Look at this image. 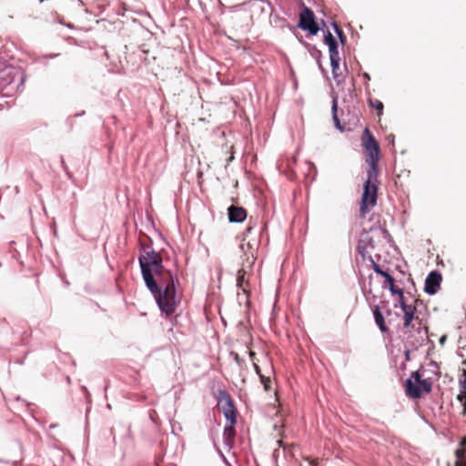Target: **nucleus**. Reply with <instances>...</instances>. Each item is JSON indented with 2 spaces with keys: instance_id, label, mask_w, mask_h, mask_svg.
Listing matches in <instances>:
<instances>
[{
  "instance_id": "f257e3e1",
  "label": "nucleus",
  "mask_w": 466,
  "mask_h": 466,
  "mask_svg": "<svg viewBox=\"0 0 466 466\" xmlns=\"http://www.w3.org/2000/svg\"><path fill=\"white\" fill-rule=\"evenodd\" d=\"M140 248L144 254L138 257V263L145 285L154 296L161 312L171 316L180 303L176 291V285L179 284L177 275L165 268L159 252L142 242Z\"/></svg>"
},
{
  "instance_id": "f03ea898",
  "label": "nucleus",
  "mask_w": 466,
  "mask_h": 466,
  "mask_svg": "<svg viewBox=\"0 0 466 466\" xmlns=\"http://www.w3.org/2000/svg\"><path fill=\"white\" fill-rule=\"evenodd\" d=\"M379 170L367 171V179L363 185V193L360 201V212L365 214L370 210V208L374 207L378 198Z\"/></svg>"
},
{
  "instance_id": "7ed1b4c3",
  "label": "nucleus",
  "mask_w": 466,
  "mask_h": 466,
  "mask_svg": "<svg viewBox=\"0 0 466 466\" xmlns=\"http://www.w3.org/2000/svg\"><path fill=\"white\" fill-rule=\"evenodd\" d=\"M406 395L412 399H419L422 394L431 391L432 383L430 380L421 379L420 373L416 370L405 382Z\"/></svg>"
},
{
  "instance_id": "20e7f679",
  "label": "nucleus",
  "mask_w": 466,
  "mask_h": 466,
  "mask_svg": "<svg viewBox=\"0 0 466 466\" xmlns=\"http://www.w3.org/2000/svg\"><path fill=\"white\" fill-rule=\"evenodd\" d=\"M362 145L366 151V162L370 170H379L380 146L368 128L362 134Z\"/></svg>"
},
{
  "instance_id": "39448f33",
  "label": "nucleus",
  "mask_w": 466,
  "mask_h": 466,
  "mask_svg": "<svg viewBox=\"0 0 466 466\" xmlns=\"http://www.w3.org/2000/svg\"><path fill=\"white\" fill-rule=\"evenodd\" d=\"M216 400L222 404V412L228 422L237 423V410L229 392L225 389L218 390Z\"/></svg>"
},
{
  "instance_id": "423d86ee",
  "label": "nucleus",
  "mask_w": 466,
  "mask_h": 466,
  "mask_svg": "<svg viewBox=\"0 0 466 466\" xmlns=\"http://www.w3.org/2000/svg\"><path fill=\"white\" fill-rule=\"evenodd\" d=\"M302 6L297 26L304 31H308L311 35H316L320 28L316 22L314 12L304 4H302Z\"/></svg>"
},
{
  "instance_id": "0eeeda50",
  "label": "nucleus",
  "mask_w": 466,
  "mask_h": 466,
  "mask_svg": "<svg viewBox=\"0 0 466 466\" xmlns=\"http://www.w3.org/2000/svg\"><path fill=\"white\" fill-rule=\"evenodd\" d=\"M441 274L438 271H431L425 279L424 291L429 295H434L438 292L441 282Z\"/></svg>"
},
{
  "instance_id": "6e6552de",
  "label": "nucleus",
  "mask_w": 466,
  "mask_h": 466,
  "mask_svg": "<svg viewBox=\"0 0 466 466\" xmlns=\"http://www.w3.org/2000/svg\"><path fill=\"white\" fill-rule=\"evenodd\" d=\"M330 66L333 78L338 86L342 85L345 82L346 75L344 71H347L345 67L344 70L339 69V56L329 57Z\"/></svg>"
},
{
  "instance_id": "1a4fd4ad",
  "label": "nucleus",
  "mask_w": 466,
  "mask_h": 466,
  "mask_svg": "<svg viewBox=\"0 0 466 466\" xmlns=\"http://www.w3.org/2000/svg\"><path fill=\"white\" fill-rule=\"evenodd\" d=\"M228 219L232 223H239L246 219L247 211L242 207L231 205L228 208Z\"/></svg>"
},
{
  "instance_id": "9d476101",
  "label": "nucleus",
  "mask_w": 466,
  "mask_h": 466,
  "mask_svg": "<svg viewBox=\"0 0 466 466\" xmlns=\"http://www.w3.org/2000/svg\"><path fill=\"white\" fill-rule=\"evenodd\" d=\"M237 423L227 422L223 430V444L231 449L234 445V440L236 436L235 425Z\"/></svg>"
},
{
  "instance_id": "9b49d317",
  "label": "nucleus",
  "mask_w": 466,
  "mask_h": 466,
  "mask_svg": "<svg viewBox=\"0 0 466 466\" xmlns=\"http://www.w3.org/2000/svg\"><path fill=\"white\" fill-rule=\"evenodd\" d=\"M460 393L457 397L462 405V415L466 417V370L459 377Z\"/></svg>"
},
{
  "instance_id": "f8f14e48",
  "label": "nucleus",
  "mask_w": 466,
  "mask_h": 466,
  "mask_svg": "<svg viewBox=\"0 0 466 466\" xmlns=\"http://www.w3.org/2000/svg\"><path fill=\"white\" fill-rule=\"evenodd\" d=\"M324 43L329 47V57L339 56L337 40L329 30H324Z\"/></svg>"
},
{
  "instance_id": "ddd939ff",
  "label": "nucleus",
  "mask_w": 466,
  "mask_h": 466,
  "mask_svg": "<svg viewBox=\"0 0 466 466\" xmlns=\"http://www.w3.org/2000/svg\"><path fill=\"white\" fill-rule=\"evenodd\" d=\"M372 313H373V316H374L375 323L379 327L380 330L382 333L389 332L390 329L386 326L384 316H383V314H382L379 305L374 306V308L372 309Z\"/></svg>"
},
{
  "instance_id": "4468645a",
  "label": "nucleus",
  "mask_w": 466,
  "mask_h": 466,
  "mask_svg": "<svg viewBox=\"0 0 466 466\" xmlns=\"http://www.w3.org/2000/svg\"><path fill=\"white\" fill-rule=\"evenodd\" d=\"M247 271L244 268H240L237 272V286L244 293L248 292L249 289V281L246 279Z\"/></svg>"
},
{
  "instance_id": "2eb2a0df",
  "label": "nucleus",
  "mask_w": 466,
  "mask_h": 466,
  "mask_svg": "<svg viewBox=\"0 0 466 466\" xmlns=\"http://www.w3.org/2000/svg\"><path fill=\"white\" fill-rule=\"evenodd\" d=\"M413 321H417L419 324H420V319H419V317L415 316V313L406 312V311L403 312L404 328H406V329L413 328V326H412Z\"/></svg>"
},
{
  "instance_id": "dca6fc26",
  "label": "nucleus",
  "mask_w": 466,
  "mask_h": 466,
  "mask_svg": "<svg viewBox=\"0 0 466 466\" xmlns=\"http://www.w3.org/2000/svg\"><path fill=\"white\" fill-rule=\"evenodd\" d=\"M307 46L309 47V51L310 53V55L317 60V63H318V66L319 67V69L327 74V71L325 68H323L322 65H321V62H320V58L322 56V53L320 50H319L316 46H310V45H307Z\"/></svg>"
},
{
  "instance_id": "f3484780",
  "label": "nucleus",
  "mask_w": 466,
  "mask_h": 466,
  "mask_svg": "<svg viewBox=\"0 0 466 466\" xmlns=\"http://www.w3.org/2000/svg\"><path fill=\"white\" fill-rule=\"evenodd\" d=\"M337 109H338L337 97H334L333 101H332V106H331L332 118H333L336 127L339 130H342L343 128L340 126V123H339V117L337 115Z\"/></svg>"
},
{
  "instance_id": "a211bd4d",
  "label": "nucleus",
  "mask_w": 466,
  "mask_h": 466,
  "mask_svg": "<svg viewBox=\"0 0 466 466\" xmlns=\"http://www.w3.org/2000/svg\"><path fill=\"white\" fill-rule=\"evenodd\" d=\"M331 25L333 27V30H334L335 34L338 35V38H339V42L342 45H345V43H346V35H345L343 30L339 26V25L336 22H332Z\"/></svg>"
},
{
  "instance_id": "6ab92c4d",
  "label": "nucleus",
  "mask_w": 466,
  "mask_h": 466,
  "mask_svg": "<svg viewBox=\"0 0 466 466\" xmlns=\"http://www.w3.org/2000/svg\"><path fill=\"white\" fill-rule=\"evenodd\" d=\"M387 288L389 289L390 292L392 295H398V297L402 298V293L404 292L403 289L397 288L394 283L390 284V286H386L385 284L382 285V289H387Z\"/></svg>"
},
{
  "instance_id": "aec40b11",
  "label": "nucleus",
  "mask_w": 466,
  "mask_h": 466,
  "mask_svg": "<svg viewBox=\"0 0 466 466\" xmlns=\"http://www.w3.org/2000/svg\"><path fill=\"white\" fill-rule=\"evenodd\" d=\"M387 288L389 289L390 292L392 295H398V297L402 298V293L404 292L403 289L397 288L394 283L390 284V286H386L385 284L382 285V289H387Z\"/></svg>"
},
{
  "instance_id": "412c9836",
  "label": "nucleus",
  "mask_w": 466,
  "mask_h": 466,
  "mask_svg": "<svg viewBox=\"0 0 466 466\" xmlns=\"http://www.w3.org/2000/svg\"><path fill=\"white\" fill-rule=\"evenodd\" d=\"M370 261L371 262V267H372V269L380 276L383 277L384 275H386V272L385 270H383L380 266L374 261V259L372 258L371 256H370Z\"/></svg>"
},
{
  "instance_id": "4be33fe9",
  "label": "nucleus",
  "mask_w": 466,
  "mask_h": 466,
  "mask_svg": "<svg viewBox=\"0 0 466 466\" xmlns=\"http://www.w3.org/2000/svg\"><path fill=\"white\" fill-rule=\"evenodd\" d=\"M260 382L263 384L264 390L266 391H268L270 390V383L271 380L268 377H266L265 375H260Z\"/></svg>"
},
{
  "instance_id": "5701e85b",
  "label": "nucleus",
  "mask_w": 466,
  "mask_h": 466,
  "mask_svg": "<svg viewBox=\"0 0 466 466\" xmlns=\"http://www.w3.org/2000/svg\"><path fill=\"white\" fill-rule=\"evenodd\" d=\"M370 104L372 107H375L379 111L378 112L379 115L382 114V110H383L382 102H380V100H374V101L370 100Z\"/></svg>"
},
{
  "instance_id": "b1692460",
  "label": "nucleus",
  "mask_w": 466,
  "mask_h": 466,
  "mask_svg": "<svg viewBox=\"0 0 466 466\" xmlns=\"http://www.w3.org/2000/svg\"><path fill=\"white\" fill-rule=\"evenodd\" d=\"M401 310H402V312H405V310H406V312L416 313L417 309L414 305L401 303Z\"/></svg>"
},
{
  "instance_id": "393cba45",
  "label": "nucleus",
  "mask_w": 466,
  "mask_h": 466,
  "mask_svg": "<svg viewBox=\"0 0 466 466\" xmlns=\"http://www.w3.org/2000/svg\"><path fill=\"white\" fill-rule=\"evenodd\" d=\"M357 249H358L359 254L361 255L363 259H365L367 250H366V247L364 245H362L361 241H360V243L358 244Z\"/></svg>"
},
{
  "instance_id": "a878e982",
  "label": "nucleus",
  "mask_w": 466,
  "mask_h": 466,
  "mask_svg": "<svg viewBox=\"0 0 466 466\" xmlns=\"http://www.w3.org/2000/svg\"><path fill=\"white\" fill-rule=\"evenodd\" d=\"M383 278L385 279V281L387 282L388 286L395 282L394 278L388 272H386V275H384Z\"/></svg>"
},
{
  "instance_id": "bb28decb",
  "label": "nucleus",
  "mask_w": 466,
  "mask_h": 466,
  "mask_svg": "<svg viewBox=\"0 0 466 466\" xmlns=\"http://www.w3.org/2000/svg\"><path fill=\"white\" fill-rule=\"evenodd\" d=\"M401 303H406V301L404 299V292L402 293V298L399 297V301H398V303L394 304V307L397 308L398 306H400V308L401 309Z\"/></svg>"
},
{
  "instance_id": "cd10ccee",
  "label": "nucleus",
  "mask_w": 466,
  "mask_h": 466,
  "mask_svg": "<svg viewBox=\"0 0 466 466\" xmlns=\"http://www.w3.org/2000/svg\"><path fill=\"white\" fill-rule=\"evenodd\" d=\"M61 164H62V166H63L64 170L66 172V174H67V175H68V177H71V174H70V172L68 171L67 167H66V163H65V161H64L63 157H61Z\"/></svg>"
},
{
  "instance_id": "c85d7f7f",
  "label": "nucleus",
  "mask_w": 466,
  "mask_h": 466,
  "mask_svg": "<svg viewBox=\"0 0 466 466\" xmlns=\"http://www.w3.org/2000/svg\"><path fill=\"white\" fill-rule=\"evenodd\" d=\"M254 370H255L256 373L258 375V377H259V378H260V375H263V374L261 373V370H260V368H259V366H258V365L254 364Z\"/></svg>"
},
{
  "instance_id": "c756f323",
  "label": "nucleus",
  "mask_w": 466,
  "mask_h": 466,
  "mask_svg": "<svg viewBox=\"0 0 466 466\" xmlns=\"http://www.w3.org/2000/svg\"><path fill=\"white\" fill-rule=\"evenodd\" d=\"M456 466H466V460H458L456 461Z\"/></svg>"
},
{
  "instance_id": "7c9ffc66",
  "label": "nucleus",
  "mask_w": 466,
  "mask_h": 466,
  "mask_svg": "<svg viewBox=\"0 0 466 466\" xmlns=\"http://www.w3.org/2000/svg\"><path fill=\"white\" fill-rule=\"evenodd\" d=\"M231 354L234 356L235 361L239 364L240 363V358H239L238 354V353H233V352Z\"/></svg>"
},
{
  "instance_id": "2f4dec72",
  "label": "nucleus",
  "mask_w": 466,
  "mask_h": 466,
  "mask_svg": "<svg viewBox=\"0 0 466 466\" xmlns=\"http://www.w3.org/2000/svg\"><path fill=\"white\" fill-rule=\"evenodd\" d=\"M59 54H50L48 56H45L44 58H55L57 57Z\"/></svg>"
},
{
  "instance_id": "473e14b6",
  "label": "nucleus",
  "mask_w": 466,
  "mask_h": 466,
  "mask_svg": "<svg viewBox=\"0 0 466 466\" xmlns=\"http://www.w3.org/2000/svg\"><path fill=\"white\" fill-rule=\"evenodd\" d=\"M446 340V337L445 336H442L441 339H440V343L441 344H443Z\"/></svg>"
},
{
  "instance_id": "72a5a7b5",
  "label": "nucleus",
  "mask_w": 466,
  "mask_h": 466,
  "mask_svg": "<svg viewBox=\"0 0 466 466\" xmlns=\"http://www.w3.org/2000/svg\"><path fill=\"white\" fill-rule=\"evenodd\" d=\"M363 76H364L365 78H367V79H369V80H370V75H369L368 73H364V74H363Z\"/></svg>"
},
{
  "instance_id": "f704fd0d",
  "label": "nucleus",
  "mask_w": 466,
  "mask_h": 466,
  "mask_svg": "<svg viewBox=\"0 0 466 466\" xmlns=\"http://www.w3.org/2000/svg\"><path fill=\"white\" fill-rule=\"evenodd\" d=\"M249 356H250V358L252 359V358H254L255 353H254L253 351H250V352H249Z\"/></svg>"
},
{
  "instance_id": "c9c22d12",
  "label": "nucleus",
  "mask_w": 466,
  "mask_h": 466,
  "mask_svg": "<svg viewBox=\"0 0 466 466\" xmlns=\"http://www.w3.org/2000/svg\"><path fill=\"white\" fill-rule=\"evenodd\" d=\"M84 114H85V111H83L82 113L76 114V116H83Z\"/></svg>"
},
{
  "instance_id": "e433bc0d",
  "label": "nucleus",
  "mask_w": 466,
  "mask_h": 466,
  "mask_svg": "<svg viewBox=\"0 0 466 466\" xmlns=\"http://www.w3.org/2000/svg\"><path fill=\"white\" fill-rule=\"evenodd\" d=\"M33 60H34V62H36L39 60V58L35 57Z\"/></svg>"
},
{
  "instance_id": "4c0bfd02",
  "label": "nucleus",
  "mask_w": 466,
  "mask_h": 466,
  "mask_svg": "<svg viewBox=\"0 0 466 466\" xmlns=\"http://www.w3.org/2000/svg\"><path fill=\"white\" fill-rule=\"evenodd\" d=\"M233 158H234V157H233V156H231V157H229L228 161H232V159H233Z\"/></svg>"
},
{
  "instance_id": "58836bf2",
  "label": "nucleus",
  "mask_w": 466,
  "mask_h": 466,
  "mask_svg": "<svg viewBox=\"0 0 466 466\" xmlns=\"http://www.w3.org/2000/svg\"><path fill=\"white\" fill-rule=\"evenodd\" d=\"M250 230H251V227H248V228H247V231H248V232H249Z\"/></svg>"
},
{
  "instance_id": "ea45409f",
  "label": "nucleus",
  "mask_w": 466,
  "mask_h": 466,
  "mask_svg": "<svg viewBox=\"0 0 466 466\" xmlns=\"http://www.w3.org/2000/svg\"><path fill=\"white\" fill-rule=\"evenodd\" d=\"M406 358L409 359V351H406Z\"/></svg>"
},
{
  "instance_id": "a19ab883",
  "label": "nucleus",
  "mask_w": 466,
  "mask_h": 466,
  "mask_svg": "<svg viewBox=\"0 0 466 466\" xmlns=\"http://www.w3.org/2000/svg\"><path fill=\"white\" fill-rule=\"evenodd\" d=\"M463 364H465V365H466V360H465V361H463Z\"/></svg>"
},
{
  "instance_id": "79ce46f5",
  "label": "nucleus",
  "mask_w": 466,
  "mask_h": 466,
  "mask_svg": "<svg viewBox=\"0 0 466 466\" xmlns=\"http://www.w3.org/2000/svg\"><path fill=\"white\" fill-rule=\"evenodd\" d=\"M40 2H43L44 0H39Z\"/></svg>"
}]
</instances>
